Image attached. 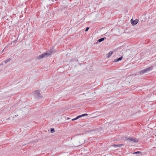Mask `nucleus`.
Listing matches in <instances>:
<instances>
[{
	"label": "nucleus",
	"mask_w": 156,
	"mask_h": 156,
	"mask_svg": "<svg viewBox=\"0 0 156 156\" xmlns=\"http://www.w3.org/2000/svg\"><path fill=\"white\" fill-rule=\"evenodd\" d=\"M141 152L139 151H137L136 152H134L133 154H139V153H141Z\"/></svg>",
	"instance_id": "obj_14"
},
{
	"label": "nucleus",
	"mask_w": 156,
	"mask_h": 156,
	"mask_svg": "<svg viewBox=\"0 0 156 156\" xmlns=\"http://www.w3.org/2000/svg\"><path fill=\"white\" fill-rule=\"evenodd\" d=\"M126 140H128L129 142H130L132 143H136L138 142V140L137 139L133 137H126Z\"/></svg>",
	"instance_id": "obj_2"
},
{
	"label": "nucleus",
	"mask_w": 156,
	"mask_h": 156,
	"mask_svg": "<svg viewBox=\"0 0 156 156\" xmlns=\"http://www.w3.org/2000/svg\"><path fill=\"white\" fill-rule=\"evenodd\" d=\"M122 144H117V147H120L122 146Z\"/></svg>",
	"instance_id": "obj_13"
},
{
	"label": "nucleus",
	"mask_w": 156,
	"mask_h": 156,
	"mask_svg": "<svg viewBox=\"0 0 156 156\" xmlns=\"http://www.w3.org/2000/svg\"><path fill=\"white\" fill-rule=\"evenodd\" d=\"M112 146L114 147H117V144H113Z\"/></svg>",
	"instance_id": "obj_17"
},
{
	"label": "nucleus",
	"mask_w": 156,
	"mask_h": 156,
	"mask_svg": "<svg viewBox=\"0 0 156 156\" xmlns=\"http://www.w3.org/2000/svg\"><path fill=\"white\" fill-rule=\"evenodd\" d=\"M88 115V114L86 113L83 114L81 115V117L83 116H87Z\"/></svg>",
	"instance_id": "obj_12"
},
{
	"label": "nucleus",
	"mask_w": 156,
	"mask_h": 156,
	"mask_svg": "<svg viewBox=\"0 0 156 156\" xmlns=\"http://www.w3.org/2000/svg\"><path fill=\"white\" fill-rule=\"evenodd\" d=\"M18 116V115H15V117H16V116Z\"/></svg>",
	"instance_id": "obj_19"
},
{
	"label": "nucleus",
	"mask_w": 156,
	"mask_h": 156,
	"mask_svg": "<svg viewBox=\"0 0 156 156\" xmlns=\"http://www.w3.org/2000/svg\"><path fill=\"white\" fill-rule=\"evenodd\" d=\"M112 53H113V52L112 51H110L108 53V55L107 56V58H109L112 55Z\"/></svg>",
	"instance_id": "obj_9"
},
{
	"label": "nucleus",
	"mask_w": 156,
	"mask_h": 156,
	"mask_svg": "<svg viewBox=\"0 0 156 156\" xmlns=\"http://www.w3.org/2000/svg\"><path fill=\"white\" fill-rule=\"evenodd\" d=\"M153 69V66H151L149 67L146 68V69L141 70L140 72V74H143L145 73H147L148 72L151 70L152 69Z\"/></svg>",
	"instance_id": "obj_3"
},
{
	"label": "nucleus",
	"mask_w": 156,
	"mask_h": 156,
	"mask_svg": "<svg viewBox=\"0 0 156 156\" xmlns=\"http://www.w3.org/2000/svg\"><path fill=\"white\" fill-rule=\"evenodd\" d=\"M122 56L121 57L117 59H114V62H116L119 61H120L122 59Z\"/></svg>",
	"instance_id": "obj_7"
},
{
	"label": "nucleus",
	"mask_w": 156,
	"mask_h": 156,
	"mask_svg": "<svg viewBox=\"0 0 156 156\" xmlns=\"http://www.w3.org/2000/svg\"><path fill=\"white\" fill-rule=\"evenodd\" d=\"M106 37H103L98 40V41L99 42H101L103 41L105 39H106Z\"/></svg>",
	"instance_id": "obj_8"
},
{
	"label": "nucleus",
	"mask_w": 156,
	"mask_h": 156,
	"mask_svg": "<svg viewBox=\"0 0 156 156\" xmlns=\"http://www.w3.org/2000/svg\"><path fill=\"white\" fill-rule=\"evenodd\" d=\"M55 132V130L53 128H51V133H53Z\"/></svg>",
	"instance_id": "obj_10"
},
{
	"label": "nucleus",
	"mask_w": 156,
	"mask_h": 156,
	"mask_svg": "<svg viewBox=\"0 0 156 156\" xmlns=\"http://www.w3.org/2000/svg\"><path fill=\"white\" fill-rule=\"evenodd\" d=\"M3 51H4V50L2 51V52H3Z\"/></svg>",
	"instance_id": "obj_20"
},
{
	"label": "nucleus",
	"mask_w": 156,
	"mask_h": 156,
	"mask_svg": "<svg viewBox=\"0 0 156 156\" xmlns=\"http://www.w3.org/2000/svg\"><path fill=\"white\" fill-rule=\"evenodd\" d=\"M88 115V114L86 113L83 114L81 115V117L83 116H87Z\"/></svg>",
	"instance_id": "obj_11"
},
{
	"label": "nucleus",
	"mask_w": 156,
	"mask_h": 156,
	"mask_svg": "<svg viewBox=\"0 0 156 156\" xmlns=\"http://www.w3.org/2000/svg\"><path fill=\"white\" fill-rule=\"evenodd\" d=\"M35 95L39 99L40 98L42 97V96L41 95V94L40 93L39 91L38 90H36L35 91L34 93Z\"/></svg>",
	"instance_id": "obj_4"
},
{
	"label": "nucleus",
	"mask_w": 156,
	"mask_h": 156,
	"mask_svg": "<svg viewBox=\"0 0 156 156\" xmlns=\"http://www.w3.org/2000/svg\"><path fill=\"white\" fill-rule=\"evenodd\" d=\"M89 29V27H87L85 30V31H87Z\"/></svg>",
	"instance_id": "obj_16"
},
{
	"label": "nucleus",
	"mask_w": 156,
	"mask_h": 156,
	"mask_svg": "<svg viewBox=\"0 0 156 156\" xmlns=\"http://www.w3.org/2000/svg\"><path fill=\"white\" fill-rule=\"evenodd\" d=\"M77 119H76V117L74 119H72V121H74V120H76Z\"/></svg>",
	"instance_id": "obj_18"
},
{
	"label": "nucleus",
	"mask_w": 156,
	"mask_h": 156,
	"mask_svg": "<svg viewBox=\"0 0 156 156\" xmlns=\"http://www.w3.org/2000/svg\"><path fill=\"white\" fill-rule=\"evenodd\" d=\"M131 23L132 25H136L138 22V20H135L134 21H133V20L132 19L131 20Z\"/></svg>",
	"instance_id": "obj_5"
},
{
	"label": "nucleus",
	"mask_w": 156,
	"mask_h": 156,
	"mask_svg": "<svg viewBox=\"0 0 156 156\" xmlns=\"http://www.w3.org/2000/svg\"><path fill=\"white\" fill-rule=\"evenodd\" d=\"M81 117V115H79L76 117V119H79V118H80Z\"/></svg>",
	"instance_id": "obj_15"
},
{
	"label": "nucleus",
	"mask_w": 156,
	"mask_h": 156,
	"mask_svg": "<svg viewBox=\"0 0 156 156\" xmlns=\"http://www.w3.org/2000/svg\"><path fill=\"white\" fill-rule=\"evenodd\" d=\"M52 54L51 52H48L46 53H44L43 54H41L39 55L36 58L37 59H38L39 60H40L41 59L45 57H47L49 55H51Z\"/></svg>",
	"instance_id": "obj_1"
},
{
	"label": "nucleus",
	"mask_w": 156,
	"mask_h": 156,
	"mask_svg": "<svg viewBox=\"0 0 156 156\" xmlns=\"http://www.w3.org/2000/svg\"><path fill=\"white\" fill-rule=\"evenodd\" d=\"M11 59L10 58H8L6 60L2 62V64L3 63H7L8 62H9Z\"/></svg>",
	"instance_id": "obj_6"
},
{
	"label": "nucleus",
	"mask_w": 156,
	"mask_h": 156,
	"mask_svg": "<svg viewBox=\"0 0 156 156\" xmlns=\"http://www.w3.org/2000/svg\"><path fill=\"white\" fill-rule=\"evenodd\" d=\"M73 137H72L71 138V140L72 139V138H73Z\"/></svg>",
	"instance_id": "obj_21"
}]
</instances>
